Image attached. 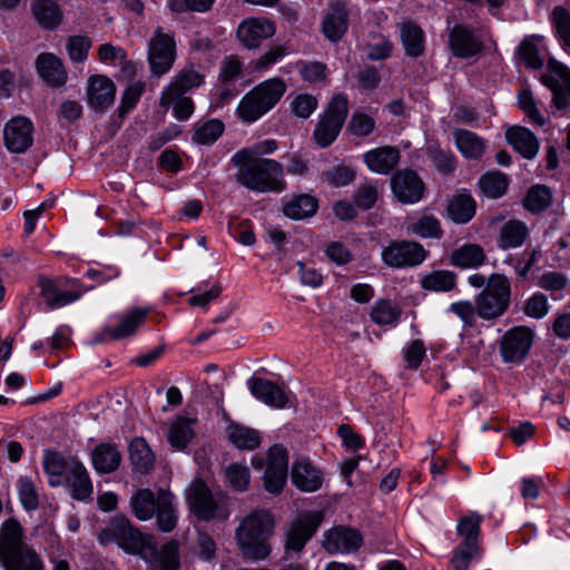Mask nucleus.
Masks as SVG:
<instances>
[{
	"instance_id": "46",
	"label": "nucleus",
	"mask_w": 570,
	"mask_h": 570,
	"mask_svg": "<svg viewBox=\"0 0 570 570\" xmlns=\"http://www.w3.org/2000/svg\"><path fill=\"white\" fill-rule=\"evenodd\" d=\"M453 137L456 148L465 158L478 159L484 153V141L476 134L466 129H455Z\"/></svg>"
},
{
	"instance_id": "27",
	"label": "nucleus",
	"mask_w": 570,
	"mask_h": 570,
	"mask_svg": "<svg viewBox=\"0 0 570 570\" xmlns=\"http://www.w3.org/2000/svg\"><path fill=\"white\" fill-rule=\"evenodd\" d=\"M400 150L392 146L376 147L363 155V160L372 173L380 175L390 174L399 164Z\"/></svg>"
},
{
	"instance_id": "31",
	"label": "nucleus",
	"mask_w": 570,
	"mask_h": 570,
	"mask_svg": "<svg viewBox=\"0 0 570 570\" xmlns=\"http://www.w3.org/2000/svg\"><path fill=\"white\" fill-rule=\"evenodd\" d=\"M476 204L470 193L462 190L448 200L446 217L456 224H466L475 215Z\"/></svg>"
},
{
	"instance_id": "7",
	"label": "nucleus",
	"mask_w": 570,
	"mask_h": 570,
	"mask_svg": "<svg viewBox=\"0 0 570 570\" xmlns=\"http://www.w3.org/2000/svg\"><path fill=\"white\" fill-rule=\"evenodd\" d=\"M135 554L144 560L147 570L180 568L179 543L176 540H169L159 547L153 535H147Z\"/></svg>"
},
{
	"instance_id": "64",
	"label": "nucleus",
	"mask_w": 570,
	"mask_h": 570,
	"mask_svg": "<svg viewBox=\"0 0 570 570\" xmlns=\"http://www.w3.org/2000/svg\"><path fill=\"white\" fill-rule=\"evenodd\" d=\"M549 303L546 295L535 293L529 297L523 306V313L532 318H543L549 313Z\"/></svg>"
},
{
	"instance_id": "30",
	"label": "nucleus",
	"mask_w": 570,
	"mask_h": 570,
	"mask_svg": "<svg viewBox=\"0 0 570 570\" xmlns=\"http://www.w3.org/2000/svg\"><path fill=\"white\" fill-rule=\"evenodd\" d=\"M348 27V12L343 3L331 4L322 22V30L326 39L338 41Z\"/></svg>"
},
{
	"instance_id": "57",
	"label": "nucleus",
	"mask_w": 570,
	"mask_h": 570,
	"mask_svg": "<svg viewBox=\"0 0 570 570\" xmlns=\"http://www.w3.org/2000/svg\"><path fill=\"white\" fill-rule=\"evenodd\" d=\"M301 78L309 83L326 80L327 67L321 61H298L296 63Z\"/></svg>"
},
{
	"instance_id": "59",
	"label": "nucleus",
	"mask_w": 570,
	"mask_h": 570,
	"mask_svg": "<svg viewBox=\"0 0 570 570\" xmlns=\"http://www.w3.org/2000/svg\"><path fill=\"white\" fill-rule=\"evenodd\" d=\"M375 129V119L364 111L356 110L353 112L348 122V130L352 135L366 137Z\"/></svg>"
},
{
	"instance_id": "3",
	"label": "nucleus",
	"mask_w": 570,
	"mask_h": 570,
	"mask_svg": "<svg viewBox=\"0 0 570 570\" xmlns=\"http://www.w3.org/2000/svg\"><path fill=\"white\" fill-rule=\"evenodd\" d=\"M285 91L286 83L281 78L261 82L242 98L237 108L239 118L246 122L256 121L281 100Z\"/></svg>"
},
{
	"instance_id": "38",
	"label": "nucleus",
	"mask_w": 570,
	"mask_h": 570,
	"mask_svg": "<svg viewBox=\"0 0 570 570\" xmlns=\"http://www.w3.org/2000/svg\"><path fill=\"white\" fill-rule=\"evenodd\" d=\"M77 460H66L58 452H46L43 456V470L48 475V482L51 487H58L62 484L71 463H76Z\"/></svg>"
},
{
	"instance_id": "15",
	"label": "nucleus",
	"mask_w": 570,
	"mask_h": 570,
	"mask_svg": "<svg viewBox=\"0 0 570 570\" xmlns=\"http://www.w3.org/2000/svg\"><path fill=\"white\" fill-rule=\"evenodd\" d=\"M534 333L527 326H514L499 341V353L504 363H521L529 354Z\"/></svg>"
},
{
	"instance_id": "1",
	"label": "nucleus",
	"mask_w": 570,
	"mask_h": 570,
	"mask_svg": "<svg viewBox=\"0 0 570 570\" xmlns=\"http://www.w3.org/2000/svg\"><path fill=\"white\" fill-rule=\"evenodd\" d=\"M274 527V518L267 510H255L245 515L235 531L242 557L254 561L266 559L272 550L268 540Z\"/></svg>"
},
{
	"instance_id": "22",
	"label": "nucleus",
	"mask_w": 570,
	"mask_h": 570,
	"mask_svg": "<svg viewBox=\"0 0 570 570\" xmlns=\"http://www.w3.org/2000/svg\"><path fill=\"white\" fill-rule=\"evenodd\" d=\"M391 183L393 194L404 204L417 203L423 196L424 185L413 170L396 171Z\"/></svg>"
},
{
	"instance_id": "47",
	"label": "nucleus",
	"mask_w": 570,
	"mask_h": 570,
	"mask_svg": "<svg viewBox=\"0 0 570 570\" xmlns=\"http://www.w3.org/2000/svg\"><path fill=\"white\" fill-rule=\"evenodd\" d=\"M401 40L407 56L419 57L422 55L424 36L422 29L411 22H405L401 28Z\"/></svg>"
},
{
	"instance_id": "40",
	"label": "nucleus",
	"mask_w": 570,
	"mask_h": 570,
	"mask_svg": "<svg viewBox=\"0 0 570 570\" xmlns=\"http://www.w3.org/2000/svg\"><path fill=\"white\" fill-rule=\"evenodd\" d=\"M158 507V493L149 489L137 490L130 499V508L135 517L140 521H148L155 515Z\"/></svg>"
},
{
	"instance_id": "61",
	"label": "nucleus",
	"mask_w": 570,
	"mask_h": 570,
	"mask_svg": "<svg viewBox=\"0 0 570 570\" xmlns=\"http://www.w3.org/2000/svg\"><path fill=\"white\" fill-rule=\"evenodd\" d=\"M478 544L462 542L454 550L451 564L455 570H468L471 560L478 554Z\"/></svg>"
},
{
	"instance_id": "48",
	"label": "nucleus",
	"mask_w": 570,
	"mask_h": 570,
	"mask_svg": "<svg viewBox=\"0 0 570 570\" xmlns=\"http://www.w3.org/2000/svg\"><path fill=\"white\" fill-rule=\"evenodd\" d=\"M193 420L177 416L170 424L168 431V442L176 450H183L191 440L194 432L191 429Z\"/></svg>"
},
{
	"instance_id": "21",
	"label": "nucleus",
	"mask_w": 570,
	"mask_h": 570,
	"mask_svg": "<svg viewBox=\"0 0 570 570\" xmlns=\"http://www.w3.org/2000/svg\"><path fill=\"white\" fill-rule=\"evenodd\" d=\"M275 31V23L267 18H247L238 26L237 37L244 47L255 49Z\"/></svg>"
},
{
	"instance_id": "42",
	"label": "nucleus",
	"mask_w": 570,
	"mask_h": 570,
	"mask_svg": "<svg viewBox=\"0 0 570 570\" xmlns=\"http://www.w3.org/2000/svg\"><path fill=\"white\" fill-rule=\"evenodd\" d=\"M31 9L33 17L42 28L53 29L62 20V12L56 0H33Z\"/></svg>"
},
{
	"instance_id": "5",
	"label": "nucleus",
	"mask_w": 570,
	"mask_h": 570,
	"mask_svg": "<svg viewBox=\"0 0 570 570\" xmlns=\"http://www.w3.org/2000/svg\"><path fill=\"white\" fill-rule=\"evenodd\" d=\"M511 284L503 274H491L487 286L475 297L478 316L484 321L501 317L510 306Z\"/></svg>"
},
{
	"instance_id": "45",
	"label": "nucleus",
	"mask_w": 570,
	"mask_h": 570,
	"mask_svg": "<svg viewBox=\"0 0 570 570\" xmlns=\"http://www.w3.org/2000/svg\"><path fill=\"white\" fill-rule=\"evenodd\" d=\"M129 458L134 469L141 473H148L155 463V455L142 438H135L129 444Z\"/></svg>"
},
{
	"instance_id": "29",
	"label": "nucleus",
	"mask_w": 570,
	"mask_h": 570,
	"mask_svg": "<svg viewBox=\"0 0 570 570\" xmlns=\"http://www.w3.org/2000/svg\"><path fill=\"white\" fill-rule=\"evenodd\" d=\"M148 313L149 308L135 307L121 314L118 324L114 327H107L105 333L112 341L129 337L145 323Z\"/></svg>"
},
{
	"instance_id": "2",
	"label": "nucleus",
	"mask_w": 570,
	"mask_h": 570,
	"mask_svg": "<svg viewBox=\"0 0 570 570\" xmlns=\"http://www.w3.org/2000/svg\"><path fill=\"white\" fill-rule=\"evenodd\" d=\"M238 167L236 180L257 193H281L286 188L283 165L274 159L232 160Z\"/></svg>"
},
{
	"instance_id": "24",
	"label": "nucleus",
	"mask_w": 570,
	"mask_h": 570,
	"mask_svg": "<svg viewBox=\"0 0 570 570\" xmlns=\"http://www.w3.org/2000/svg\"><path fill=\"white\" fill-rule=\"evenodd\" d=\"M116 86L106 76L97 75L88 79V106L96 111H105L115 101Z\"/></svg>"
},
{
	"instance_id": "49",
	"label": "nucleus",
	"mask_w": 570,
	"mask_h": 570,
	"mask_svg": "<svg viewBox=\"0 0 570 570\" xmlns=\"http://www.w3.org/2000/svg\"><path fill=\"white\" fill-rule=\"evenodd\" d=\"M402 315V308L390 301L375 302L371 311V320L377 325H396Z\"/></svg>"
},
{
	"instance_id": "35",
	"label": "nucleus",
	"mask_w": 570,
	"mask_h": 570,
	"mask_svg": "<svg viewBox=\"0 0 570 570\" xmlns=\"http://www.w3.org/2000/svg\"><path fill=\"white\" fill-rule=\"evenodd\" d=\"M156 523L160 531H173L178 521L177 510L174 505V497L165 490H158V507L155 512Z\"/></svg>"
},
{
	"instance_id": "13",
	"label": "nucleus",
	"mask_w": 570,
	"mask_h": 570,
	"mask_svg": "<svg viewBox=\"0 0 570 570\" xmlns=\"http://www.w3.org/2000/svg\"><path fill=\"white\" fill-rule=\"evenodd\" d=\"M187 503L190 511L200 520L226 519L227 512L200 479L194 480L187 489Z\"/></svg>"
},
{
	"instance_id": "33",
	"label": "nucleus",
	"mask_w": 570,
	"mask_h": 570,
	"mask_svg": "<svg viewBox=\"0 0 570 570\" xmlns=\"http://www.w3.org/2000/svg\"><path fill=\"white\" fill-rule=\"evenodd\" d=\"M542 40L541 36H527L518 46L517 55L527 68L538 70L543 67Z\"/></svg>"
},
{
	"instance_id": "37",
	"label": "nucleus",
	"mask_w": 570,
	"mask_h": 570,
	"mask_svg": "<svg viewBox=\"0 0 570 570\" xmlns=\"http://www.w3.org/2000/svg\"><path fill=\"white\" fill-rule=\"evenodd\" d=\"M91 460L97 472L111 473L120 465L121 454L115 444L101 443L94 449Z\"/></svg>"
},
{
	"instance_id": "54",
	"label": "nucleus",
	"mask_w": 570,
	"mask_h": 570,
	"mask_svg": "<svg viewBox=\"0 0 570 570\" xmlns=\"http://www.w3.org/2000/svg\"><path fill=\"white\" fill-rule=\"evenodd\" d=\"M482 520V515L478 512H470L459 520L456 530L458 534L464 538L463 542L478 544V535Z\"/></svg>"
},
{
	"instance_id": "16",
	"label": "nucleus",
	"mask_w": 570,
	"mask_h": 570,
	"mask_svg": "<svg viewBox=\"0 0 570 570\" xmlns=\"http://www.w3.org/2000/svg\"><path fill=\"white\" fill-rule=\"evenodd\" d=\"M541 82L553 94V104L566 109L570 104V69L553 59L548 62V72L540 77Z\"/></svg>"
},
{
	"instance_id": "4",
	"label": "nucleus",
	"mask_w": 570,
	"mask_h": 570,
	"mask_svg": "<svg viewBox=\"0 0 570 570\" xmlns=\"http://www.w3.org/2000/svg\"><path fill=\"white\" fill-rule=\"evenodd\" d=\"M285 91L286 83L281 78L261 82L242 98L237 108L239 118L246 122L256 121L281 100Z\"/></svg>"
},
{
	"instance_id": "36",
	"label": "nucleus",
	"mask_w": 570,
	"mask_h": 570,
	"mask_svg": "<svg viewBox=\"0 0 570 570\" xmlns=\"http://www.w3.org/2000/svg\"><path fill=\"white\" fill-rule=\"evenodd\" d=\"M487 259L484 249L478 244H463L454 249L450 256L452 266L465 269L478 268Z\"/></svg>"
},
{
	"instance_id": "50",
	"label": "nucleus",
	"mask_w": 570,
	"mask_h": 570,
	"mask_svg": "<svg viewBox=\"0 0 570 570\" xmlns=\"http://www.w3.org/2000/svg\"><path fill=\"white\" fill-rule=\"evenodd\" d=\"M227 433L228 439L239 449L253 450L261 443L259 433L244 425L230 424Z\"/></svg>"
},
{
	"instance_id": "34",
	"label": "nucleus",
	"mask_w": 570,
	"mask_h": 570,
	"mask_svg": "<svg viewBox=\"0 0 570 570\" xmlns=\"http://www.w3.org/2000/svg\"><path fill=\"white\" fill-rule=\"evenodd\" d=\"M68 487L71 489L72 497L76 500H86L92 493V483L89 478L88 471L85 465L76 461V463H71L69 468V473L65 479Z\"/></svg>"
},
{
	"instance_id": "9",
	"label": "nucleus",
	"mask_w": 570,
	"mask_h": 570,
	"mask_svg": "<svg viewBox=\"0 0 570 570\" xmlns=\"http://www.w3.org/2000/svg\"><path fill=\"white\" fill-rule=\"evenodd\" d=\"M40 294L50 308H60L78 301L89 288L83 287L78 278L62 277L50 279L40 277Z\"/></svg>"
},
{
	"instance_id": "11",
	"label": "nucleus",
	"mask_w": 570,
	"mask_h": 570,
	"mask_svg": "<svg viewBox=\"0 0 570 570\" xmlns=\"http://www.w3.org/2000/svg\"><path fill=\"white\" fill-rule=\"evenodd\" d=\"M147 535H144L124 515H114L108 524L100 530L98 540L101 544L117 543L127 552L136 553Z\"/></svg>"
},
{
	"instance_id": "62",
	"label": "nucleus",
	"mask_w": 570,
	"mask_h": 570,
	"mask_svg": "<svg viewBox=\"0 0 570 570\" xmlns=\"http://www.w3.org/2000/svg\"><path fill=\"white\" fill-rule=\"evenodd\" d=\"M552 22L563 45L570 47V12L563 7H556L552 11Z\"/></svg>"
},
{
	"instance_id": "14",
	"label": "nucleus",
	"mask_w": 570,
	"mask_h": 570,
	"mask_svg": "<svg viewBox=\"0 0 570 570\" xmlns=\"http://www.w3.org/2000/svg\"><path fill=\"white\" fill-rule=\"evenodd\" d=\"M27 552H36L23 542V530L16 519L6 520L0 528V559L3 567H14Z\"/></svg>"
},
{
	"instance_id": "32",
	"label": "nucleus",
	"mask_w": 570,
	"mask_h": 570,
	"mask_svg": "<svg viewBox=\"0 0 570 570\" xmlns=\"http://www.w3.org/2000/svg\"><path fill=\"white\" fill-rule=\"evenodd\" d=\"M505 138L513 149L527 159L534 158L539 151L537 137L525 127H510L505 132Z\"/></svg>"
},
{
	"instance_id": "55",
	"label": "nucleus",
	"mask_w": 570,
	"mask_h": 570,
	"mask_svg": "<svg viewBox=\"0 0 570 570\" xmlns=\"http://www.w3.org/2000/svg\"><path fill=\"white\" fill-rule=\"evenodd\" d=\"M550 189L542 185H537L530 188L527 197L524 198V207L533 213L542 212L550 205Z\"/></svg>"
},
{
	"instance_id": "17",
	"label": "nucleus",
	"mask_w": 570,
	"mask_h": 570,
	"mask_svg": "<svg viewBox=\"0 0 570 570\" xmlns=\"http://www.w3.org/2000/svg\"><path fill=\"white\" fill-rule=\"evenodd\" d=\"M449 48L452 55L460 59H469L480 55L484 45L480 36L466 24L456 23L448 28Z\"/></svg>"
},
{
	"instance_id": "6",
	"label": "nucleus",
	"mask_w": 570,
	"mask_h": 570,
	"mask_svg": "<svg viewBox=\"0 0 570 570\" xmlns=\"http://www.w3.org/2000/svg\"><path fill=\"white\" fill-rule=\"evenodd\" d=\"M252 465L264 472V488L272 494H278L287 480L288 473V455L282 445H273L265 461L264 458L255 455L252 459Z\"/></svg>"
},
{
	"instance_id": "43",
	"label": "nucleus",
	"mask_w": 570,
	"mask_h": 570,
	"mask_svg": "<svg viewBox=\"0 0 570 570\" xmlns=\"http://www.w3.org/2000/svg\"><path fill=\"white\" fill-rule=\"evenodd\" d=\"M405 232L421 238H441L443 235L440 220L432 215L410 218L405 223Z\"/></svg>"
},
{
	"instance_id": "18",
	"label": "nucleus",
	"mask_w": 570,
	"mask_h": 570,
	"mask_svg": "<svg viewBox=\"0 0 570 570\" xmlns=\"http://www.w3.org/2000/svg\"><path fill=\"white\" fill-rule=\"evenodd\" d=\"M321 515L309 513L299 515L291 523L286 531L285 549L286 552H299L307 541L313 537L321 524Z\"/></svg>"
},
{
	"instance_id": "10",
	"label": "nucleus",
	"mask_w": 570,
	"mask_h": 570,
	"mask_svg": "<svg viewBox=\"0 0 570 570\" xmlns=\"http://www.w3.org/2000/svg\"><path fill=\"white\" fill-rule=\"evenodd\" d=\"M176 40L174 32H165L158 27L148 41L147 59L153 75L167 73L176 60Z\"/></svg>"
},
{
	"instance_id": "8",
	"label": "nucleus",
	"mask_w": 570,
	"mask_h": 570,
	"mask_svg": "<svg viewBox=\"0 0 570 570\" xmlns=\"http://www.w3.org/2000/svg\"><path fill=\"white\" fill-rule=\"evenodd\" d=\"M348 112V100L345 95H336L328 104L314 130L315 142L325 148L338 136Z\"/></svg>"
},
{
	"instance_id": "19",
	"label": "nucleus",
	"mask_w": 570,
	"mask_h": 570,
	"mask_svg": "<svg viewBox=\"0 0 570 570\" xmlns=\"http://www.w3.org/2000/svg\"><path fill=\"white\" fill-rule=\"evenodd\" d=\"M203 82L204 75L196 70L194 66L184 67L163 90L159 101L160 106L168 108L170 102L177 99V97L186 95L194 88H198Z\"/></svg>"
},
{
	"instance_id": "41",
	"label": "nucleus",
	"mask_w": 570,
	"mask_h": 570,
	"mask_svg": "<svg viewBox=\"0 0 570 570\" xmlns=\"http://www.w3.org/2000/svg\"><path fill=\"white\" fill-rule=\"evenodd\" d=\"M529 236L527 225L520 220H509L500 229L498 245L502 249L520 247Z\"/></svg>"
},
{
	"instance_id": "12",
	"label": "nucleus",
	"mask_w": 570,
	"mask_h": 570,
	"mask_svg": "<svg viewBox=\"0 0 570 570\" xmlns=\"http://www.w3.org/2000/svg\"><path fill=\"white\" fill-rule=\"evenodd\" d=\"M429 252L414 240H393L383 247L381 257L391 268H407L421 265Z\"/></svg>"
},
{
	"instance_id": "56",
	"label": "nucleus",
	"mask_w": 570,
	"mask_h": 570,
	"mask_svg": "<svg viewBox=\"0 0 570 570\" xmlns=\"http://www.w3.org/2000/svg\"><path fill=\"white\" fill-rule=\"evenodd\" d=\"M356 177L353 168L338 165L322 173V180L333 187H343L351 184Z\"/></svg>"
},
{
	"instance_id": "58",
	"label": "nucleus",
	"mask_w": 570,
	"mask_h": 570,
	"mask_svg": "<svg viewBox=\"0 0 570 570\" xmlns=\"http://www.w3.org/2000/svg\"><path fill=\"white\" fill-rule=\"evenodd\" d=\"M277 149V142L274 139L258 141L249 147L243 148L235 153L232 160H243L247 158L264 159L263 155H268Z\"/></svg>"
},
{
	"instance_id": "28",
	"label": "nucleus",
	"mask_w": 570,
	"mask_h": 570,
	"mask_svg": "<svg viewBox=\"0 0 570 570\" xmlns=\"http://www.w3.org/2000/svg\"><path fill=\"white\" fill-rule=\"evenodd\" d=\"M291 476L294 485L304 492H314L322 487V472L308 460H296L292 466Z\"/></svg>"
},
{
	"instance_id": "26",
	"label": "nucleus",
	"mask_w": 570,
	"mask_h": 570,
	"mask_svg": "<svg viewBox=\"0 0 570 570\" xmlns=\"http://www.w3.org/2000/svg\"><path fill=\"white\" fill-rule=\"evenodd\" d=\"M36 69L39 77L51 88L62 87L67 81L62 61L53 53H40L36 59Z\"/></svg>"
},
{
	"instance_id": "63",
	"label": "nucleus",
	"mask_w": 570,
	"mask_h": 570,
	"mask_svg": "<svg viewBox=\"0 0 570 570\" xmlns=\"http://www.w3.org/2000/svg\"><path fill=\"white\" fill-rule=\"evenodd\" d=\"M379 197L377 185L375 183L366 181L356 189L354 195V203L361 209H370L374 206Z\"/></svg>"
},
{
	"instance_id": "60",
	"label": "nucleus",
	"mask_w": 570,
	"mask_h": 570,
	"mask_svg": "<svg viewBox=\"0 0 570 570\" xmlns=\"http://www.w3.org/2000/svg\"><path fill=\"white\" fill-rule=\"evenodd\" d=\"M518 104L519 107L523 110V112L529 117V119L533 124L538 126H543L546 124V119L537 108L535 101L530 89H522L518 94Z\"/></svg>"
},
{
	"instance_id": "53",
	"label": "nucleus",
	"mask_w": 570,
	"mask_h": 570,
	"mask_svg": "<svg viewBox=\"0 0 570 570\" xmlns=\"http://www.w3.org/2000/svg\"><path fill=\"white\" fill-rule=\"evenodd\" d=\"M19 500L27 511H35L39 507V490L29 476H20L17 481Z\"/></svg>"
},
{
	"instance_id": "20",
	"label": "nucleus",
	"mask_w": 570,
	"mask_h": 570,
	"mask_svg": "<svg viewBox=\"0 0 570 570\" xmlns=\"http://www.w3.org/2000/svg\"><path fill=\"white\" fill-rule=\"evenodd\" d=\"M4 145L9 151L24 153L33 141V125L26 117L12 118L3 130Z\"/></svg>"
},
{
	"instance_id": "39",
	"label": "nucleus",
	"mask_w": 570,
	"mask_h": 570,
	"mask_svg": "<svg viewBox=\"0 0 570 570\" xmlns=\"http://www.w3.org/2000/svg\"><path fill=\"white\" fill-rule=\"evenodd\" d=\"M458 275L449 269H435L421 276L420 285L430 292L448 293L456 288Z\"/></svg>"
},
{
	"instance_id": "52",
	"label": "nucleus",
	"mask_w": 570,
	"mask_h": 570,
	"mask_svg": "<svg viewBox=\"0 0 570 570\" xmlns=\"http://www.w3.org/2000/svg\"><path fill=\"white\" fill-rule=\"evenodd\" d=\"M225 126L218 119H210L197 126L193 135V141L198 145H213L224 132Z\"/></svg>"
},
{
	"instance_id": "51",
	"label": "nucleus",
	"mask_w": 570,
	"mask_h": 570,
	"mask_svg": "<svg viewBox=\"0 0 570 570\" xmlns=\"http://www.w3.org/2000/svg\"><path fill=\"white\" fill-rule=\"evenodd\" d=\"M479 185L487 197L499 198L505 193L509 181L504 174L491 171L480 178Z\"/></svg>"
},
{
	"instance_id": "25",
	"label": "nucleus",
	"mask_w": 570,
	"mask_h": 570,
	"mask_svg": "<svg viewBox=\"0 0 570 570\" xmlns=\"http://www.w3.org/2000/svg\"><path fill=\"white\" fill-rule=\"evenodd\" d=\"M363 539L358 531L350 528L337 527L325 533L324 549L331 553H352L358 550Z\"/></svg>"
},
{
	"instance_id": "23",
	"label": "nucleus",
	"mask_w": 570,
	"mask_h": 570,
	"mask_svg": "<svg viewBox=\"0 0 570 570\" xmlns=\"http://www.w3.org/2000/svg\"><path fill=\"white\" fill-rule=\"evenodd\" d=\"M247 385L258 401L271 407L284 409L288 404L289 396L285 389L269 380L253 376Z\"/></svg>"
},
{
	"instance_id": "44",
	"label": "nucleus",
	"mask_w": 570,
	"mask_h": 570,
	"mask_svg": "<svg viewBox=\"0 0 570 570\" xmlns=\"http://www.w3.org/2000/svg\"><path fill=\"white\" fill-rule=\"evenodd\" d=\"M317 207L318 203L315 197L301 194L284 203L283 213L292 219H304L312 217L316 213Z\"/></svg>"
}]
</instances>
